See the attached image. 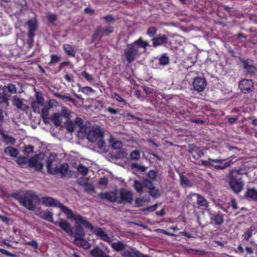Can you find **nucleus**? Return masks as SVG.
<instances>
[{"mask_svg": "<svg viewBox=\"0 0 257 257\" xmlns=\"http://www.w3.org/2000/svg\"><path fill=\"white\" fill-rule=\"evenodd\" d=\"M40 103H38L37 101H34L32 102V107L34 112H40Z\"/></svg>", "mask_w": 257, "mask_h": 257, "instance_id": "nucleus-49", "label": "nucleus"}, {"mask_svg": "<svg viewBox=\"0 0 257 257\" xmlns=\"http://www.w3.org/2000/svg\"><path fill=\"white\" fill-rule=\"evenodd\" d=\"M246 196L253 200H257V190L255 188L248 189L246 192Z\"/></svg>", "mask_w": 257, "mask_h": 257, "instance_id": "nucleus-30", "label": "nucleus"}, {"mask_svg": "<svg viewBox=\"0 0 257 257\" xmlns=\"http://www.w3.org/2000/svg\"><path fill=\"white\" fill-rule=\"evenodd\" d=\"M4 137L5 141L8 143L13 144L15 142V139L11 137L5 135Z\"/></svg>", "mask_w": 257, "mask_h": 257, "instance_id": "nucleus-64", "label": "nucleus"}, {"mask_svg": "<svg viewBox=\"0 0 257 257\" xmlns=\"http://www.w3.org/2000/svg\"><path fill=\"white\" fill-rule=\"evenodd\" d=\"M157 32V29L155 27H151L148 29L147 34L150 37L154 36Z\"/></svg>", "mask_w": 257, "mask_h": 257, "instance_id": "nucleus-47", "label": "nucleus"}, {"mask_svg": "<svg viewBox=\"0 0 257 257\" xmlns=\"http://www.w3.org/2000/svg\"><path fill=\"white\" fill-rule=\"evenodd\" d=\"M180 184L184 187H191L192 186V182L183 175H180Z\"/></svg>", "mask_w": 257, "mask_h": 257, "instance_id": "nucleus-31", "label": "nucleus"}, {"mask_svg": "<svg viewBox=\"0 0 257 257\" xmlns=\"http://www.w3.org/2000/svg\"><path fill=\"white\" fill-rule=\"evenodd\" d=\"M63 49L66 53L71 56H74L76 53V51L69 44H64L63 46Z\"/></svg>", "mask_w": 257, "mask_h": 257, "instance_id": "nucleus-33", "label": "nucleus"}, {"mask_svg": "<svg viewBox=\"0 0 257 257\" xmlns=\"http://www.w3.org/2000/svg\"><path fill=\"white\" fill-rule=\"evenodd\" d=\"M48 20L50 22H53L57 19L56 15L54 14H48L47 16Z\"/></svg>", "mask_w": 257, "mask_h": 257, "instance_id": "nucleus-61", "label": "nucleus"}, {"mask_svg": "<svg viewBox=\"0 0 257 257\" xmlns=\"http://www.w3.org/2000/svg\"><path fill=\"white\" fill-rule=\"evenodd\" d=\"M60 57H59L58 56L56 55H51V61L50 62H49V64L50 65H51V64H53L55 63H57L58 62L59 60H60Z\"/></svg>", "mask_w": 257, "mask_h": 257, "instance_id": "nucleus-54", "label": "nucleus"}, {"mask_svg": "<svg viewBox=\"0 0 257 257\" xmlns=\"http://www.w3.org/2000/svg\"><path fill=\"white\" fill-rule=\"evenodd\" d=\"M34 147L31 145H28L25 147L24 152L28 155L29 154L33 152Z\"/></svg>", "mask_w": 257, "mask_h": 257, "instance_id": "nucleus-62", "label": "nucleus"}, {"mask_svg": "<svg viewBox=\"0 0 257 257\" xmlns=\"http://www.w3.org/2000/svg\"><path fill=\"white\" fill-rule=\"evenodd\" d=\"M211 220L215 224L220 225L223 222V216L221 213L214 214L211 217Z\"/></svg>", "mask_w": 257, "mask_h": 257, "instance_id": "nucleus-23", "label": "nucleus"}, {"mask_svg": "<svg viewBox=\"0 0 257 257\" xmlns=\"http://www.w3.org/2000/svg\"><path fill=\"white\" fill-rule=\"evenodd\" d=\"M55 96L58 98L64 99L65 101H69L72 102H74L75 100L71 98L68 94H65L62 95L58 93L55 94Z\"/></svg>", "mask_w": 257, "mask_h": 257, "instance_id": "nucleus-39", "label": "nucleus"}, {"mask_svg": "<svg viewBox=\"0 0 257 257\" xmlns=\"http://www.w3.org/2000/svg\"><path fill=\"white\" fill-rule=\"evenodd\" d=\"M142 52H140L138 48L133 44L127 46L124 50V56L128 63L133 61Z\"/></svg>", "mask_w": 257, "mask_h": 257, "instance_id": "nucleus-4", "label": "nucleus"}, {"mask_svg": "<svg viewBox=\"0 0 257 257\" xmlns=\"http://www.w3.org/2000/svg\"><path fill=\"white\" fill-rule=\"evenodd\" d=\"M239 88L242 92L248 93L252 91L253 83L251 79H243L239 82Z\"/></svg>", "mask_w": 257, "mask_h": 257, "instance_id": "nucleus-7", "label": "nucleus"}, {"mask_svg": "<svg viewBox=\"0 0 257 257\" xmlns=\"http://www.w3.org/2000/svg\"><path fill=\"white\" fill-rule=\"evenodd\" d=\"M169 62V58L168 57L163 55L159 59V63L162 65H166Z\"/></svg>", "mask_w": 257, "mask_h": 257, "instance_id": "nucleus-46", "label": "nucleus"}, {"mask_svg": "<svg viewBox=\"0 0 257 257\" xmlns=\"http://www.w3.org/2000/svg\"><path fill=\"white\" fill-rule=\"evenodd\" d=\"M13 103L18 109L25 110L27 108L26 105L23 103V99L16 96L14 97Z\"/></svg>", "mask_w": 257, "mask_h": 257, "instance_id": "nucleus-26", "label": "nucleus"}, {"mask_svg": "<svg viewBox=\"0 0 257 257\" xmlns=\"http://www.w3.org/2000/svg\"><path fill=\"white\" fill-rule=\"evenodd\" d=\"M49 108L45 107L42 109V116L43 119L47 117L48 115Z\"/></svg>", "mask_w": 257, "mask_h": 257, "instance_id": "nucleus-60", "label": "nucleus"}, {"mask_svg": "<svg viewBox=\"0 0 257 257\" xmlns=\"http://www.w3.org/2000/svg\"><path fill=\"white\" fill-rule=\"evenodd\" d=\"M132 44L136 45L139 50V48H143V52L145 51L147 47L149 46V43L147 41H143L142 38H140Z\"/></svg>", "mask_w": 257, "mask_h": 257, "instance_id": "nucleus-27", "label": "nucleus"}, {"mask_svg": "<svg viewBox=\"0 0 257 257\" xmlns=\"http://www.w3.org/2000/svg\"><path fill=\"white\" fill-rule=\"evenodd\" d=\"M74 243L77 245L82 247L85 249L89 248L90 247V243L86 240L84 239L83 237L75 238Z\"/></svg>", "mask_w": 257, "mask_h": 257, "instance_id": "nucleus-24", "label": "nucleus"}, {"mask_svg": "<svg viewBox=\"0 0 257 257\" xmlns=\"http://www.w3.org/2000/svg\"><path fill=\"white\" fill-rule=\"evenodd\" d=\"M81 91L85 94L89 95L91 93H93L95 90L90 87L85 86L81 88Z\"/></svg>", "mask_w": 257, "mask_h": 257, "instance_id": "nucleus-42", "label": "nucleus"}, {"mask_svg": "<svg viewBox=\"0 0 257 257\" xmlns=\"http://www.w3.org/2000/svg\"><path fill=\"white\" fill-rule=\"evenodd\" d=\"M70 111L66 107H62L61 113L64 117L68 118L70 116Z\"/></svg>", "mask_w": 257, "mask_h": 257, "instance_id": "nucleus-51", "label": "nucleus"}, {"mask_svg": "<svg viewBox=\"0 0 257 257\" xmlns=\"http://www.w3.org/2000/svg\"><path fill=\"white\" fill-rule=\"evenodd\" d=\"M206 85V83L205 80L201 77L195 78L193 82L194 90L198 92H201L204 90Z\"/></svg>", "mask_w": 257, "mask_h": 257, "instance_id": "nucleus-10", "label": "nucleus"}, {"mask_svg": "<svg viewBox=\"0 0 257 257\" xmlns=\"http://www.w3.org/2000/svg\"><path fill=\"white\" fill-rule=\"evenodd\" d=\"M58 204L59 205L58 207L66 215L68 219L73 220L75 224L82 223L86 228L90 230H93L92 225L86 220V218L80 215H74L71 209L63 205L61 203Z\"/></svg>", "mask_w": 257, "mask_h": 257, "instance_id": "nucleus-2", "label": "nucleus"}, {"mask_svg": "<svg viewBox=\"0 0 257 257\" xmlns=\"http://www.w3.org/2000/svg\"><path fill=\"white\" fill-rule=\"evenodd\" d=\"M38 103H40L42 105L44 103V98L41 93L37 92L36 94V100Z\"/></svg>", "mask_w": 257, "mask_h": 257, "instance_id": "nucleus-56", "label": "nucleus"}, {"mask_svg": "<svg viewBox=\"0 0 257 257\" xmlns=\"http://www.w3.org/2000/svg\"><path fill=\"white\" fill-rule=\"evenodd\" d=\"M58 161L56 159V156L55 155L51 154L47 160V168L48 169V171L51 173V169L52 170L54 168H58Z\"/></svg>", "mask_w": 257, "mask_h": 257, "instance_id": "nucleus-11", "label": "nucleus"}, {"mask_svg": "<svg viewBox=\"0 0 257 257\" xmlns=\"http://www.w3.org/2000/svg\"><path fill=\"white\" fill-rule=\"evenodd\" d=\"M150 195L153 197H157L160 195L159 191L155 187L149 190Z\"/></svg>", "mask_w": 257, "mask_h": 257, "instance_id": "nucleus-48", "label": "nucleus"}, {"mask_svg": "<svg viewBox=\"0 0 257 257\" xmlns=\"http://www.w3.org/2000/svg\"><path fill=\"white\" fill-rule=\"evenodd\" d=\"M102 30H101V27H99L98 28V29L96 30V31L95 32L94 34L92 36V40L93 41H94L99 38L100 37L102 34L101 33Z\"/></svg>", "mask_w": 257, "mask_h": 257, "instance_id": "nucleus-45", "label": "nucleus"}, {"mask_svg": "<svg viewBox=\"0 0 257 257\" xmlns=\"http://www.w3.org/2000/svg\"><path fill=\"white\" fill-rule=\"evenodd\" d=\"M69 165L67 163H64L58 166V168L53 169L51 170V174L60 173L63 176L67 175L69 174Z\"/></svg>", "mask_w": 257, "mask_h": 257, "instance_id": "nucleus-13", "label": "nucleus"}, {"mask_svg": "<svg viewBox=\"0 0 257 257\" xmlns=\"http://www.w3.org/2000/svg\"><path fill=\"white\" fill-rule=\"evenodd\" d=\"M252 231L253 230L252 229H248L245 231L242 235V241L243 242L249 240L252 235Z\"/></svg>", "mask_w": 257, "mask_h": 257, "instance_id": "nucleus-38", "label": "nucleus"}, {"mask_svg": "<svg viewBox=\"0 0 257 257\" xmlns=\"http://www.w3.org/2000/svg\"><path fill=\"white\" fill-rule=\"evenodd\" d=\"M149 200L147 199H145V198H137L135 200L136 204L138 206H142L143 203H145L146 201H148Z\"/></svg>", "mask_w": 257, "mask_h": 257, "instance_id": "nucleus-55", "label": "nucleus"}, {"mask_svg": "<svg viewBox=\"0 0 257 257\" xmlns=\"http://www.w3.org/2000/svg\"><path fill=\"white\" fill-rule=\"evenodd\" d=\"M134 186L137 192L142 193L145 187L144 182L143 183L141 181L135 180Z\"/></svg>", "mask_w": 257, "mask_h": 257, "instance_id": "nucleus-35", "label": "nucleus"}, {"mask_svg": "<svg viewBox=\"0 0 257 257\" xmlns=\"http://www.w3.org/2000/svg\"><path fill=\"white\" fill-rule=\"evenodd\" d=\"M153 46L154 47H157L167 42V37L166 35H159L152 39Z\"/></svg>", "mask_w": 257, "mask_h": 257, "instance_id": "nucleus-18", "label": "nucleus"}, {"mask_svg": "<svg viewBox=\"0 0 257 257\" xmlns=\"http://www.w3.org/2000/svg\"><path fill=\"white\" fill-rule=\"evenodd\" d=\"M233 170H232L230 172L229 174V184L231 188V189L235 192L238 193L240 192L243 187V183L242 181L239 179H237L235 177L232 175V173Z\"/></svg>", "mask_w": 257, "mask_h": 257, "instance_id": "nucleus-5", "label": "nucleus"}, {"mask_svg": "<svg viewBox=\"0 0 257 257\" xmlns=\"http://www.w3.org/2000/svg\"><path fill=\"white\" fill-rule=\"evenodd\" d=\"M144 186L149 190L154 187L152 182L148 179L144 180Z\"/></svg>", "mask_w": 257, "mask_h": 257, "instance_id": "nucleus-59", "label": "nucleus"}, {"mask_svg": "<svg viewBox=\"0 0 257 257\" xmlns=\"http://www.w3.org/2000/svg\"><path fill=\"white\" fill-rule=\"evenodd\" d=\"M55 225L59 226L62 230L66 232L72 234L71 226L70 223L66 220L63 219H59L58 220L54 222Z\"/></svg>", "mask_w": 257, "mask_h": 257, "instance_id": "nucleus-12", "label": "nucleus"}, {"mask_svg": "<svg viewBox=\"0 0 257 257\" xmlns=\"http://www.w3.org/2000/svg\"><path fill=\"white\" fill-rule=\"evenodd\" d=\"M148 176L149 179L154 180L157 176V172L154 170H151L148 172Z\"/></svg>", "mask_w": 257, "mask_h": 257, "instance_id": "nucleus-57", "label": "nucleus"}, {"mask_svg": "<svg viewBox=\"0 0 257 257\" xmlns=\"http://www.w3.org/2000/svg\"><path fill=\"white\" fill-rule=\"evenodd\" d=\"M252 66H253V63L251 60L248 59L243 61V67L245 70V72Z\"/></svg>", "mask_w": 257, "mask_h": 257, "instance_id": "nucleus-43", "label": "nucleus"}, {"mask_svg": "<svg viewBox=\"0 0 257 257\" xmlns=\"http://www.w3.org/2000/svg\"><path fill=\"white\" fill-rule=\"evenodd\" d=\"M111 246L115 251H122L127 245L120 241H117L111 243Z\"/></svg>", "mask_w": 257, "mask_h": 257, "instance_id": "nucleus-25", "label": "nucleus"}, {"mask_svg": "<svg viewBox=\"0 0 257 257\" xmlns=\"http://www.w3.org/2000/svg\"><path fill=\"white\" fill-rule=\"evenodd\" d=\"M77 170L79 172L81 173L82 175H86L88 172V169L87 167L80 165L77 168Z\"/></svg>", "mask_w": 257, "mask_h": 257, "instance_id": "nucleus-52", "label": "nucleus"}, {"mask_svg": "<svg viewBox=\"0 0 257 257\" xmlns=\"http://www.w3.org/2000/svg\"><path fill=\"white\" fill-rule=\"evenodd\" d=\"M90 254L93 257H103L105 252L99 247H96L90 251Z\"/></svg>", "mask_w": 257, "mask_h": 257, "instance_id": "nucleus-29", "label": "nucleus"}, {"mask_svg": "<svg viewBox=\"0 0 257 257\" xmlns=\"http://www.w3.org/2000/svg\"><path fill=\"white\" fill-rule=\"evenodd\" d=\"M225 159H211L209 158L207 161H201V165L205 166H212L213 167L214 164L213 163L221 164L224 162Z\"/></svg>", "mask_w": 257, "mask_h": 257, "instance_id": "nucleus-22", "label": "nucleus"}, {"mask_svg": "<svg viewBox=\"0 0 257 257\" xmlns=\"http://www.w3.org/2000/svg\"><path fill=\"white\" fill-rule=\"evenodd\" d=\"M111 97L116 99L117 101H118L119 102H122L124 103H125V100L118 94H117L116 93H112Z\"/></svg>", "mask_w": 257, "mask_h": 257, "instance_id": "nucleus-50", "label": "nucleus"}, {"mask_svg": "<svg viewBox=\"0 0 257 257\" xmlns=\"http://www.w3.org/2000/svg\"><path fill=\"white\" fill-rule=\"evenodd\" d=\"M52 120L56 126H60L62 122L60 118V115L58 113H54L53 115Z\"/></svg>", "mask_w": 257, "mask_h": 257, "instance_id": "nucleus-40", "label": "nucleus"}, {"mask_svg": "<svg viewBox=\"0 0 257 257\" xmlns=\"http://www.w3.org/2000/svg\"><path fill=\"white\" fill-rule=\"evenodd\" d=\"M43 155H38L35 156L29 160V165L31 167H35L37 170H40L43 168V161L42 158L41 157Z\"/></svg>", "mask_w": 257, "mask_h": 257, "instance_id": "nucleus-8", "label": "nucleus"}, {"mask_svg": "<svg viewBox=\"0 0 257 257\" xmlns=\"http://www.w3.org/2000/svg\"><path fill=\"white\" fill-rule=\"evenodd\" d=\"M10 93H16L17 92V88L16 86L13 84H9L7 86H4L3 88V100L6 103H8L9 98L10 95L7 92Z\"/></svg>", "mask_w": 257, "mask_h": 257, "instance_id": "nucleus-6", "label": "nucleus"}, {"mask_svg": "<svg viewBox=\"0 0 257 257\" xmlns=\"http://www.w3.org/2000/svg\"><path fill=\"white\" fill-rule=\"evenodd\" d=\"M110 143L112 148L117 150H119L122 147L121 142L114 139H111L110 140Z\"/></svg>", "mask_w": 257, "mask_h": 257, "instance_id": "nucleus-34", "label": "nucleus"}, {"mask_svg": "<svg viewBox=\"0 0 257 257\" xmlns=\"http://www.w3.org/2000/svg\"><path fill=\"white\" fill-rule=\"evenodd\" d=\"M37 199V196L33 192L29 191L27 192L23 197L19 199L20 203L30 210H34L35 209V205L33 201Z\"/></svg>", "mask_w": 257, "mask_h": 257, "instance_id": "nucleus-3", "label": "nucleus"}, {"mask_svg": "<svg viewBox=\"0 0 257 257\" xmlns=\"http://www.w3.org/2000/svg\"><path fill=\"white\" fill-rule=\"evenodd\" d=\"M27 24L28 25L29 30L28 36L30 38H32L34 36V32L37 29V21L35 19H32L28 21Z\"/></svg>", "mask_w": 257, "mask_h": 257, "instance_id": "nucleus-17", "label": "nucleus"}, {"mask_svg": "<svg viewBox=\"0 0 257 257\" xmlns=\"http://www.w3.org/2000/svg\"><path fill=\"white\" fill-rule=\"evenodd\" d=\"M76 225L75 227V230L74 232V236L75 238H79L81 237H83L84 236V230L81 226V225L85 226L82 223L76 224Z\"/></svg>", "mask_w": 257, "mask_h": 257, "instance_id": "nucleus-21", "label": "nucleus"}, {"mask_svg": "<svg viewBox=\"0 0 257 257\" xmlns=\"http://www.w3.org/2000/svg\"><path fill=\"white\" fill-rule=\"evenodd\" d=\"M225 161L226 160L224 161L225 162L223 164V163L220 164L221 165H214V168L217 170H224L234 163L232 160H229L227 161Z\"/></svg>", "mask_w": 257, "mask_h": 257, "instance_id": "nucleus-28", "label": "nucleus"}, {"mask_svg": "<svg viewBox=\"0 0 257 257\" xmlns=\"http://www.w3.org/2000/svg\"><path fill=\"white\" fill-rule=\"evenodd\" d=\"M81 75L82 77H84L91 84L94 80V78L93 77V76L92 75L89 74L88 73H87L85 71L82 72Z\"/></svg>", "mask_w": 257, "mask_h": 257, "instance_id": "nucleus-41", "label": "nucleus"}, {"mask_svg": "<svg viewBox=\"0 0 257 257\" xmlns=\"http://www.w3.org/2000/svg\"><path fill=\"white\" fill-rule=\"evenodd\" d=\"M93 232L96 235L99 236L102 240L108 242L111 241L110 238L108 236V234L105 233L101 228H98L95 229Z\"/></svg>", "mask_w": 257, "mask_h": 257, "instance_id": "nucleus-20", "label": "nucleus"}, {"mask_svg": "<svg viewBox=\"0 0 257 257\" xmlns=\"http://www.w3.org/2000/svg\"><path fill=\"white\" fill-rule=\"evenodd\" d=\"M131 158L133 160H138L140 158V153L139 150H136L131 153Z\"/></svg>", "mask_w": 257, "mask_h": 257, "instance_id": "nucleus-44", "label": "nucleus"}, {"mask_svg": "<svg viewBox=\"0 0 257 257\" xmlns=\"http://www.w3.org/2000/svg\"><path fill=\"white\" fill-rule=\"evenodd\" d=\"M5 153L12 157H16L17 156L19 151L18 150L12 147H7L5 150Z\"/></svg>", "mask_w": 257, "mask_h": 257, "instance_id": "nucleus-32", "label": "nucleus"}, {"mask_svg": "<svg viewBox=\"0 0 257 257\" xmlns=\"http://www.w3.org/2000/svg\"><path fill=\"white\" fill-rule=\"evenodd\" d=\"M120 195L122 202L131 203L133 201V194L131 191L121 189L120 191Z\"/></svg>", "mask_w": 257, "mask_h": 257, "instance_id": "nucleus-16", "label": "nucleus"}, {"mask_svg": "<svg viewBox=\"0 0 257 257\" xmlns=\"http://www.w3.org/2000/svg\"><path fill=\"white\" fill-rule=\"evenodd\" d=\"M256 72V69L255 67L253 65L248 70H247L246 72L250 75H254Z\"/></svg>", "mask_w": 257, "mask_h": 257, "instance_id": "nucleus-63", "label": "nucleus"}, {"mask_svg": "<svg viewBox=\"0 0 257 257\" xmlns=\"http://www.w3.org/2000/svg\"><path fill=\"white\" fill-rule=\"evenodd\" d=\"M195 197L197 199V203L199 207H207L208 206V201L201 195L197 193H191L189 198Z\"/></svg>", "mask_w": 257, "mask_h": 257, "instance_id": "nucleus-15", "label": "nucleus"}, {"mask_svg": "<svg viewBox=\"0 0 257 257\" xmlns=\"http://www.w3.org/2000/svg\"><path fill=\"white\" fill-rule=\"evenodd\" d=\"M99 196L101 199H104L111 202L116 200V193L114 192L101 193L99 194Z\"/></svg>", "mask_w": 257, "mask_h": 257, "instance_id": "nucleus-19", "label": "nucleus"}, {"mask_svg": "<svg viewBox=\"0 0 257 257\" xmlns=\"http://www.w3.org/2000/svg\"><path fill=\"white\" fill-rule=\"evenodd\" d=\"M84 134L86 135L87 139L91 142H95L98 139L102 138L103 132L100 127L97 125H93L92 127L85 126L81 127L79 132V135Z\"/></svg>", "mask_w": 257, "mask_h": 257, "instance_id": "nucleus-1", "label": "nucleus"}, {"mask_svg": "<svg viewBox=\"0 0 257 257\" xmlns=\"http://www.w3.org/2000/svg\"><path fill=\"white\" fill-rule=\"evenodd\" d=\"M40 202L42 204L47 207H58L60 202L58 200L50 197H43L40 200Z\"/></svg>", "mask_w": 257, "mask_h": 257, "instance_id": "nucleus-9", "label": "nucleus"}, {"mask_svg": "<svg viewBox=\"0 0 257 257\" xmlns=\"http://www.w3.org/2000/svg\"><path fill=\"white\" fill-rule=\"evenodd\" d=\"M131 168L132 169H137L138 170H140L142 172H144L146 170V167L143 166L139 165L137 163H133L131 165Z\"/></svg>", "mask_w": 257, "mask_h": 257, "instance_id": "nucleus-53", "label": "nucleus"}, {"mask_svg": "<svg viewBox=\"0 0 257 257\" xmlns=\"http://www.w3.org/2000/svg\"><path fill=\"white\" fill-rule=\"evenodd\" d=\"M101 30H102V31H101V33H102V34L101 35H108L109 34L112 33L113 32V28L111 27H109L104 30H103L102 28H101Z\"/></svg>", "mask_w": 257, "mask_h": 257, "instance_id": "nucleus-58", "label": "nucleus"}, {"mask_svg": "<svg viewBox=\"0 0 257 257\" xmlns=\"http://www.w3.org/2000/svg\"><path fill=\"white\" fill-rule=\"evenodd\" d=\"M121 255L124 257H139L140 252L134 248H124L121 252Z\"/></svg>", "mask_w": 257, "mask_h": 257, "instance_id": "nucleus-14", "label": "nucleus"}, {"mask_svg": "<svg viewBox=\"0 0 257 257\" xmlns=\"http://www.w3.org/2000/svg\"><path fill=\"white\" fill-rule=\"evenodd\" d=\"M191 154L192 157L195 159H197L204 155L203 152L198 149H192Z\"/></svg>", "mask_w": 257, "mask_h": 257, "instance_id": "nucleus-37", "label": "nucleus"}, {"mask_svg": "<svg viewBox=\"0 0 257 257\" xmlns=\"http://www.w3.org/2000/svg\"><path fill=\"white\" fill-rule=\"evenodd\" d=\"M53 213L50 210H46L44 212V216L45 219L54 223V222H55V221L53 220Z\"/></svg>", "mask_w": 257, "mask_h": 257, "instance_id": "nucleus-36", "label": "nucleus"}]
</instances>
